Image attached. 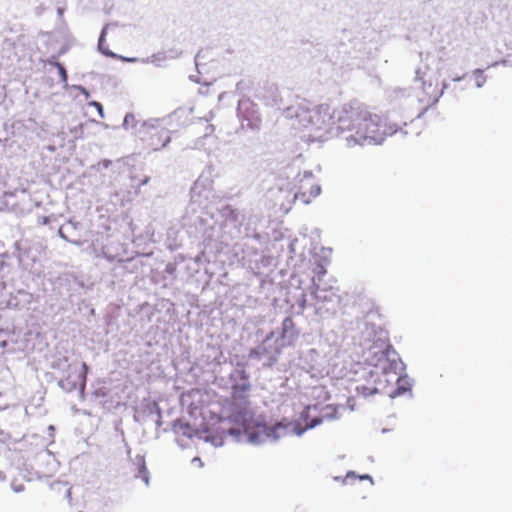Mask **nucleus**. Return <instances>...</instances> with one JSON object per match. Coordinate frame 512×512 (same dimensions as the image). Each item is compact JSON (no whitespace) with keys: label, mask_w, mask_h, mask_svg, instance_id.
<instances>
[{"label":"nucleus","mask_w":512,"mask_h":512,"mask_svg":"<svg viewBox=\"0 0 512 512\" xmlns=\"http://www.w3.org/2000/svg\"><path fill=\"white\" fill-rule=\"evenodd\" d=\"M346 118L352 122L351 129L354 133L347 137L348 145L355 144H381L387 135H392L397 130L388 126L380 115L368 111L349 110L344 106Z\"/></svg>","instance_id":"nucleus-1"},{"label":"nucleus","mask_w":512,"mask_h":512,"mask_svg":"<svg viewBox=\"0 0 512 512\" xmlns=\"http://www.w3.org/2000/svg\"><path fill=\"white\" fill-rule=\"evenodd\" d=\"M287 113L289 117L294 116L300 126L318 131L333 125L335 117L339 123L343 122L341 114L344 111L343 108L335 110L328 104L313 105L310 101L301 99L295 105L288 107Z\"/></svg>","instance_id":"nucleus-2"},{"label":"nucleus","mask_w":512,"mask_h":512,"mask_svg":"<svg viewBox=\"0 0 512 512\" xmlns=\"http://www.w3.org/2000/svg\"><path fill=\"white\" fill-rule=\"evenodd\" d=\"M217 420V423L222 427L220 439L222 440L225 434L235 437L239 442H248L258 444L263 442L270 436L268 428L256 421V418H233L232 422L225 423L232 418H212Z\"/></svg>","instance_id":"nucleus-3"},{"label":"nucleus","mask_w":512,"mask_h":512,"mask_svg":"<svg viewBox=\"0 0 512 512\" xmlns=\"http://www.w3.org/2000/svg\"><path fill=\"white\" fill-rule=\"evenodd\" d=\"M139 139L145 149L159 151L171 141L170 131L161 123L144 124L139 131Z\"/></svg>","instance_id":"nucleus-4"},{"label":"nucleus","mask_w":512,"mask_h":512,"mask_svg":"<svg viewBox=\"0 0 512 512\" xmlns=\"http://www.w3.org/2000/svg\"><path fill=\"white\" fill-rule=\"evenodd\" d=\"M416 79L422 82V92L418 95L419 101L423 104L424 109L433 107L443 95L445 84L438 81L427 83L420 69L416 70Z\"/></svg>","instance_id":"nucleus-5"},{"label":"nucleus","mask_w":512,"mask_h":512,"mask_svg":"<svg viewBox=\"0 0 512 512\" xmlns=\"http://www.w3.org/2000/svg\"><path fill=\"white\" fill-rule=\"evenodd\" d=\"M321 192V188L313 177H304L300 180L298 191L294 195L295 200L309 204Z\"/></svg>","instance_id":"nucleus-6"},{"label":"nucleus","mask_w":512,"mask_h":512,"mask_svg":"<svg viewBox=\"0 0 512 512\" xmlns=\"http://www.w3.org/2000/svg\"><path fill=\"white\" fill-rule=\"evenodd\" d=\"M251 385L249 382L244 381L240 384L232 386L231 403L239 408H246L249 405V391Z\"/></svg>","instance_id":"nucleus-7"},{"label":"nucleus","mask_w":512,"mask_h":512,"mask_svg":"<svg viewBox=\"0 0 512 512\" xmlns=\"http://www.w3.org/2000/svg\"><path fill=\"white\" fill-rule=\"evenodd\" d=\"M172 430L178 436H184L192 438L195 435L201 436L202 432L200 429L192 425L188 418H176L172 423Z\"/></svg>","instance_id":"nucleus-8"},{"label":"nucleus","mask_w":512,"mask_h":512,"mask_svg":"<svg viewBox=\"0 0 512 512\" xmlns=\"http://www.w3.org/2000/svg\"><path fill=\"white\" fill-rule=\"evenodd\" d=\"M296 328L295 323L292 317H286L282 322V332L281 338L284 339L286 337L294 338L296 336Z\"/></svg>","instance_id":"nucleus-9"},{"label":"nucleus","mask_w":512,"mask_h":512,"mask_svg":"<svg viewBox=\"0 0 512 512\" xmlns=\"http://www.w3.org/2000/svg\"><path fill=\"white\" fill-rule=\"evenodd\" d=\"M309 418H303L305 421V428H300L299 422L290 423L291 430L298 436H300L306 429L313 428L321 422V418H312L310 423H307Z\"/></svg>","instance_id":"nucleus-10"},{"label":"nucleus","mask_w":512,"mask_h":512,"mask_svg":"<svg viewBox=\"0 0 512 512\" xmlns=\"http://www.w3.org/2000/svg\"><path fill=\"white\" fill-rule=\"evenodd\" d=\"M50 63L53 64L57 68L59 76L61 78V81L63 83H67L68 76H67L65 67L59 62H50Z\"/></svg>","instance_id":"nucleus-11"},{"label":"nucleus","mask_w":512,"mask_h":512,"mask_svg":"<svg viewBox=\"0 0 512 512\" xmlns=\"http://www.w3.org/2000/svg\"><path fill=\"white\" fill-rule=\"evenodd\" d=\"M136 123L135 116L132 113H128L124 117L123 126L125 128L134 127Z\"/></svg>","instance_id":"nucleus-12"},{"label":"nucleus","mask_w":512,"mask_h":512,"mask_svg":"<svg viewBox=\"0 0 512 512\" xmlns=\"http://www.w3.org/2000/svg\"><path fill=\"white\" fill-rule=\"evenodd\" d=\"M474 76L476 80V85L478 87H481L485 83V76L483 75V71L480 69L475 70Z\"/></svg>","instance_id":"nucleus-13"},{"label":"nucleus","mask_w":512,"mask_h":512,"mask_svg":"<svg viewBox=\"0 0 512 512\" xmlns=\"http://www.w3.org/2000/svg\"><path fill=\"white\" fill-rule=\"evenodd\" d=\"M138 477H140L146 484H148L149 482V478H148V471H147V468L145 466L144 463H142L140 466H139V474H138Z\"/></svg>","instance_id":"nucleus-14"},{"label":"nucleus","mask_w":512,"mask_h":512,"mask_svg":"<svg viewBox=\"0 0 512 512\" xmlns=\"http://www.w3.org/2000/svg\"><path fill=\"white\" fill-rule=\"evenodd\" d=\"M13 441L12 436L4 432L3 430H0V442L9 445Z\"/></svg>","instance_id":"nucleus-15"},{"label":"nucleus","mask_w":512,"mask_h":512,"mask_svg":"<svg viewBox=\"0 0 512 512\" xmlns=\"http://www.w3.org/2000/svg\"><path fill=\"white\" fill-rule=\"evenodd\" d=\"M90 106H93L97 109V111L99 112L100 116L103 117L104 116V113H103V106L97 102V101H91L89 103Z\"/></svg>","instance_id":"nucleus-16"},{"label":"nucleus","mask_w":512,"mask_h":512,"mask_svg":"<svg viewBox=\"0 0 512 512\" xmlns=\"http://www.w3.org/2000/svg\"><path fill=\"white\" fill-rule=\"evenodd\" d=\"M192 462L197 464V466H199V467L203 466V463H202V461H201V459L199 457L193 458Z\"/></svg>","instance_id":"nucleus-17"},{"label":"nucleus","mask_w":512,"mask_h":512,"mask_svg":"<svg viewBox=\"0 0 512 512\" xmlns=\"http://www.w3.org/2000/svg\"><path fill=\"white\" fill-rule=\"evenodd\" d=\"M350 477L356 478L358 476L354 472L350 471V472L347 473L346 478H350Z\"/></svg>","instance_id":"nucleus-18"},{"label":"nucleus","mask_w":512,"mask_h":512,"mask_svg":"<svg viewBox=\"0 0 512 512\" xmlns=\"http://www.w3.org/2000/svg\"><path fill=\"white\" fill-rule=\"evenodd\" d=\"M359 479H369L372 482V478L368 474L359 476Z\"/></svg>","instance_id":"nucleus-19"},{"label":"nucleus","mask_w":512,"mask_h":512,"mask_svg":"<svg viewBox=\"0 0 512 512\" xmlns=\"http://www.w3.org/2000/svg\"><path fill=\"white\" fill-rule=\"evenodd\" d=\"M83 90H84V95H85L86 97H88V96H89V93H88L85 89H83Z\"/></svg>","instance_id":"nucleus-20"},{"label":"nucleus","mask_w":512,"mask_h":512,"mask_svg":"<svg viewBox=\"0 0 512 512\" xmlns=\"http://www.w3.org/2000/svg\"><path fill=\"white\" fill-rule=\"evenodd\" d=\"M79 128H80V133L82 134V133H83V126H82V125H80V127H79Z\"/></svg>","instance_id":"nucleus-21"},{"label":"nucleus","mask_w":512,"mask_h":512,"mask_svg":"<svg viewBox=\"0 0 512 512\" xmlns=\"http://www.w3.org/2000/svg\"><path fill=\"white\" fill-rule=\"evenodd\" d=\"M83 368H84V370L86 371L87 366H86V364H85V363H83Z\"/></svg>","instance_id":"nucleus-22"}]
</instances>
